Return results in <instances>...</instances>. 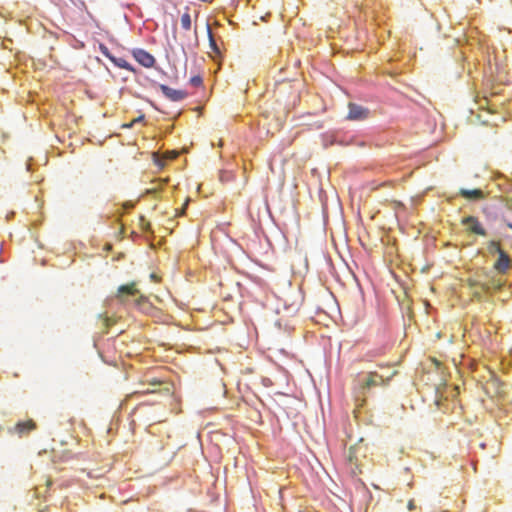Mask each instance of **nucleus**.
<instances>
[{"label":"nucleus","instance_id":"obj_1","mask_svg":"<svg viewBox=\"0 0 512 512\" xmlns=\"http://www.w3.org/2000/svg\"><path fill=\"white\" fill-rule=\"evenodd\" d=\"M395 374L396 371H393L390 375L379 374L378 372L365 374L358 381L359 394L366 396L372 388L386 385Z\"/></svg>","mask_w":512,"mask_h":512},{"label":"nucleus","instance_id":"obj_2","mask_svg":"<svg viewBox=\"0 0 512 512\" xmlns=\"http://www.w3.org/2000/svg\"><path fill=\"white\" fill-rule=\"evenodd\" d=\"M471 288L479 289L484 293H493L500 291L505 286V280L496 275L487 274L483 281H472Z\"/></svg>","mask_w":512,"mask_h":512},{"label":"nucleus","instance_id":"obj_3","mask_svg":"<svg viewBox=\"0 0 512 512\" xmlns=\"http://www.w3.org/2000/svg\"><path fill=\"white\" fill-rule=\"evenodd\" d=\"M139 295L138 299L136 300L137 305H141L142 303L147 301V298L144 295H140V291L136 288V283L131 282L125 285H121L118 288L117 298L120 301H124L126 296H137Z\"/></svg>","mask_w":512,"mask_h":512},{"label":"nucleus","instance_id":"obj_4","mask_svg":"<svg viewBox=\"0 0 512 512\" xmlns=\"http://www.w3.org/2000/svg\"><path fill=\"white\" fill-rule=\"evenodd\" d=\"M462 223L470 233L480 235V236H486V234H487V232L483 228L482 224L474 216L464 217L462 220Z\"/></svg>","mask_w":512,"mask_h":512},{"label":"nucleus","instance_id":"obj_5","mask_svg":"<svg viewBox=\"0 0 512 512\" xmlns=\"http://www.w3.org/2000/svg\"><path fill=\"white\" fill-rule=\"evenodd\" d=\"M133 57L139 64L146 68L153 67L155 64V58L143 49L133 50Z\"/></svg>","mask_w":512,"mask_h":512},{"label":"nucleus","instance_id":"obj_6","mask_svg":"<svg viewBox=\"0 0 512 512\" xmlns=\"http://www.w3.org/2000/svg\"><path fill=\"white\" fill-rule=\"evenodd\" d=\"M159 89L161 90L165 97L175 102L181 101L185 99L187 96V93L185 91L176 90L164 84H160Z\"/></svg>","mask_w":512,"mask_h":512},{"label":"nucleus","instance_id":"obj_7","mask_svg":"<svg viewBox=\"0 0 512 512\" xmlns=\"http://www.w3.org/2000/svg\"><path fill=\"white\" fill-rule=\"evenodd\" d=\"M511 265L512 260L509 257V255L504 251L500 252V255H498V259L494 263V269L499 274H505L511 268Z\"/></svg>","mask_w":512,"mask_h":512},{"label":"nucleus","instance_id":"obj_8","mask_svg":"<svg viewBox=\"0 0 512 512\" xmlns=\"http://www.w3.org/2000/svg\"><path fill=\"white\" fill-rule=\"evenodd\" d=\"M369 110L357 105L355 103H349V114L348 118L350 120H363L367 117Z\"/></svg>","mask_w":512,"mask_h":512},{"label":"nucleus","instance_id":"obj_9","mask_svg":"<svg viewBox=\"0 0 512 512\" xmlns=\"http://www.w3.org/2000/svg\"><path fill=\"white\" fill-rule=\"evenodd\" d=\"M459 195L467 200H479L484 197V192L481 189H464L459 190Z\"/></svg>","mask_w":512,"mask_h":512},{"label":"nucleus","instance_id":"obj_10","mask_svg":"<svg viewBox=\"0 0 512 512\" xmlns=\"http://www.w3.org/2000/svg\"><path fill=\"white\" fill-rule=\"evenodd\" d=\"M36 428V424L33 420H28L26 422H19L16 425L17 432L20 435L26 434L31 430H34Z\"/></svg>","mask_w":512,"mask_h":512},{"label":"nucleus","instance_id":"obj_11","mask_svg":"<svg viewBox=\"0 0 512 512\" xmlns=\"http://www.w3.org/2000/svg\"><path fill=\"white\" fill-rule=\"evenodd\" d=\"M207 33H208V39H209V46L213 50V52L217 55L221 54L220 48L216 42V39L214 38V35L211 31L209 23H207Z\"/></svg>","mask_w":512,"mask_h":512},{"label":"nucleus","instance_id":"obj_12","mask_svg":"<svg viewBox=\"0 0 512 512\" xmlns=\"http://www.w3.org/2000/svg\"><path fill=\"white\" fill-rule=\"evenodd\" d=\"M112 63L119 68L126 69L132 72L134 71L132 65L123 58L114 57V59H112Z\"/></svg>","mask_w":512,"mask_h":512},{"label":"nucleus","instance_id":"obj_13","mask_svg":"<svg viewBox=\"0 0 512 512\" xmlns=\"http://www.w3.org/2000/svg\"><path fill=\"white\" fill-rule=\"evenodd\" d=\"M181 26L184 30H190L192 26L191 16L188 10L181 16Z\"/></svg>","mask_w":512,"mask_h":512},{"label":"nucleus","instance_id":"obj_14","mask_svg":"<svg viewBox=\"0 0 512 512\" xmlns=\"http://www.w3.org/2000/svg\"><path fill=\"white\" fill-rule=\"evenodd\" d=\"M487 249H488L489 253L492 255H494V254L500 255V252H504V250L501 249L499 243L495 240H491L488 243Z\"/></svg>","mask_w":512,"mask_h":512},{"label":"nucleus","instance_id":"obj_15","mask_svg":"<svg viewBox=\"0 0 512 512\" xmlns=\"http://www.w3.org/2000/svg\"><path fill=\"white\" fill-rule=\"evenodd\" d=\"M348 460L350 463L355 464L356 468H358V457H357V448L352 446L348 451Z\"/></svg>","mask_w":512,"mask_h":512},{"label":"nucleus","instance_id":"obj_16","mask_svg":"<svg viewBox=\"0 0 512 512\" xmlns=\"http://www.w3.org/2000/svg\"><path fill=\"white\" fill-rule=\"evenodd\" d=\"M98 317L102 321V324L105 328V332H107L108 328L113 324V322L111 321V319L109 317H107L104 314H99Z\"/></svg>","mask_w":512,"mask_h":512},{"label":"nucleus","instance_id":"obj_17","mask_svg":"<svg viewBox=\"0 0 512 512\" xmlns=\"http://www.w3.org/2000/svg\"><path fill=\"white\" fill-rule=\"evenodd\" d=\"M99 49H100V52L102 53V55H104L106 58H108L112 62V59H114L115 56L111 54L109 49L104 44H100Z\"/></svg>","mask_w":512,"mask_h":512},{"label":"nucleus","instance_id":"obj_18","mask_svg":"<svg viewBox=\"0 0 512 512\" xmlns=\"http://www.w3.org/2000/svg\"><path fill=\"white\" fill-rule=\"evenodd\" d=\"M203 83V79L201 76L197 75V76H193L191 79H190V84L194 87H199L201 86Z\"/></svg>","mask_w":512,"mask_h":512},{"label":"nucleus","instance_id":"obj_19","mask_svg":"<svg viewBox=\"0 0 512 512\" xmlns=\"http://www.w3.org/2000/svg\"><path fill=\"white\" fill-rule=\"evenodd\" d=\"M144 120H145V116H144V114H141L140 116H138V117L134 118L131 122H132V123H133V125L135 126V125H136V124H138V123H142V122H144Z\"/></svg>","mask_w":512,"mask_h":512},{"label":"nucleus","instance_id":"obj_20","mask_svg":"<svg viewBox=\"0 0 512 512\" xmlns=\"http://www.w3.org/2000/svg\"><path fill=\"white\" fill-rule=\"evenodd\" d=\"M415 508H416V506H415V502H414V500H410V501L408 502V504H407V509H408L409 511H413V510H415Z\"/></svg>","mask_w":512,"mask_h":512},{"label":"nucleus","instance_id":"obj_21","mask_svg":"<svg viewBox=\"0 0 512 512\" xmlns=\"http://www.w3.org/2000/svg\"><path fill=\"white\" fill-rule=\"evenodd\" d=\"M133 127H134V125H133V123L131 121L129 123H125V124L122 125L123 129H131Z\"/></svg>","mask_w":512,"mask_h":512},{"label":"nucleus","instance_id":"obj_22","mask_svg":"<svg viewBox=\"0 0 512 512\" xmlns=\"http://www.w3.org/2000/svg\"><path fill=\"white\" fill-rule=\"evenodd\" d=\"M150 278L154 282H158L160 280L159 277L155 273H151Z\"/></svg>","mask_w":512,"mask_h":512},{"label":"nucleus","instance_id":"obj_23","mask_svg":"<svg viewBox=\"0 0 512 512\" xmlns=\"http://www.w3.org/2000/svg\"><path fill=\"white\" fill-rule=\"evenodd\" d=\"M26 168H27V171L31 170V162L30 161L27 162Z\"/></svg>","mask_w":512,"mask_h":512},{"label":"nucleus","instance_id":"obj_24","mask_svg":"<svg viewBox=\"0 0 512 512\" xmlns=\"http://www.w3.org/2000/svg\"><path fill=\"white\" fill-rule=\"evenodd\" d=\"M506 225H507V227H509L510 229H512V222L507 221V222H506Z\"/></svg>","mask_w":512,"mask_h":512}]
</instances>
